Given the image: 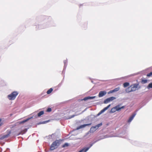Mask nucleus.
<instances>
[{
  "instance_id": "f257e3e1",
  "label": "nucleus",
  "mask_w": 152,
  "mask_h": 152,
  "mask_svg": "<svg viewBox=\"0 0 152 152\" xmlns=\"http://www.w3.org/2000/svg\"><path fill=\"white\" fill-rule=\"evenodd\" d=\"M18 94V92L15 91L12 92L10 94L7 96L8 99L10 100H12L15 99L16 96Z\"/></svg>"
},
{
  "instance_id": "f03ea898",
  "label": "nucleus",
  "mask_w": 152,
  "mask_h": 152,
  "mask_svg": "<svg viewBox=\"0 0 152 152\" xmlns=\"http://www.w3.org/2000/svg\"><path fill=\"white\" fill-rule=\"evenodd\" d=\"M60 144V141L58 140H56L54 142L51 144L50 149L51 150H53L58 146Z\"/></svg>"
},
{
  "instance_id": "7ed1b4c3",
  "label": "nucleus",
  "mask_w": 152,
  "mask_h": 152,
  "mask_svg": "<svg viewBox=\"0 0 152 152\" xmlns=\"http://www.w3.org/2000/svg\"><path fill=\"white\" fill-rule=\"evenodd\" d=\"M130 87L132 88L133 91H135L140 88L139 83H135L132 85L130 86Z\"/></svg>"
},
{
  "instance_id": "20e7f679",
  "label": "nucleus",
  "mask_w": 152,
  "mask_h": 152,
  "mask_svg": "<svg viewBox=\"0 0 152 152\" xmlns=\"http://www.w3.org/2000/svg\"><path fill=\"white\" fill-rule=\"evenodd\" d=\"M115 99V98L114 97H111L105 99L104 102V103L105 104H107L108 102L112 101L113 100Z\"/></svg>"
},
{
  "instance_id": "39448f33",
  "label": "nucleus",
  "mask_w": 152,
  "mask_h": 152,
  "mask_svg": "<svg viewBox=\"0 0 152 152\" xmlns=\"http://www.w3.org/2000/svg\"><path fill=\"white\" fill-rule=\"evenodd\" d=\"M7 134L2 135L0 137V140H3L4 138L8 137L10 136L11 133V131H7Z\"/></svg>"
},
{
  "instance_id": "423d86ee",
  "label": "nucleus",
  "mask_w": 152,
  "mask_h": 152,
  "mask_svg": "<svg viewBox=\"0 0 152 152\" xmlns=\"http://www.w3.org/2000/svg\"><path fill=\"white\" fill-rule=\"evenodd\" d=\"M92 145L93 144H91L89 147H88L84 148L78 152H86L92 146Z\"/></svg>"
},
{
  "instance_id": "0eeeda50",
  "label": "nucleus",
  "mask_w": 152,
  "mask_h": 152,
  "mask_svg": "<svg viewBox=\"0 0 152 152\" xmlns=\"http://www.w3.org/2000/svg\"><path fill=\"white\" fill-rule=\"evenodd\" d=\"M106 94V92L105 91H100L99 93L98 96L99 97H102L105 95Z\"/></svg>"
},
{
  "instance_id": "6e6552de",
  "label": "nucleus",
  "mask_w": 152,
  "mask_h": 152,
  "mask_svg": "<svg viewBox=\"0 0 152 152\" xmlns=\"http://www.w3.org/2000/svg\"><path fill=\"white\" fill-rule=\"evenodd\" d=\"M110 104H109L107 107L104 108L103 110H102L98 114V115H99L101 114L102 113L104 112L105 110H107L110 107Z\"/></svg>"
},
{
  "instance_id": "1a4fd4ad",
  "label": "nucleus",
  "mask_w": 152,
  "mask_h": 152,
  "mask_svg": "<svg viewBox=\"0 0 152 152\" xmlns=\"http://www.w3.org/2000/svg\"><path fill=\"white\" fill-rule=\"evenodd\" d=\"M102 125V123L98 124L97 125L95 126H92L91 127V130H92V129H95L96 130L98 129L99 127L100 126H101Z\"/></svg>"
},
{
  "instance_id": "9d476101",
  "label": "nucleus",
  "mask_w": 152,
  "mask_h": 152,
  "mask_svg": "<svg viewBox=\"0 0 152 152\" xmlns=\"http://www.w3.org/2000/svg\"><path fill=\"white\" fill-rule=\"evenodd\" d=\"M91 123L88 124H83L81 125H80L79 127H78V128H77V129H81L85 127L86 126H88L89 125H91Z\"/></svg>"
},
{
  "instance_id": "9b49d317",
  "label": "nucleus",
  "mask_w": 152,
  "mask_h": 152,
  "mask_svg": "<svg viewBox=\"0 0 152 152\" xmlns=\"http://www.w3.org/2000/svg\"><path fill=\"white\" fill-rule=\"evenodd\" d=\"M136 115V113H134L129 118V119H128V122L129 123L131 122L133 120L135 116V115Z\"/></svg>"
},
{
  "instance_id": "f8f14e48",
  "label": "nucleus",
  "mask_w": 152,
  "mask_h": 152,
  "mask_svg": "<svg viewBox=\"0 0 152 152\" xmlns=\"http://www.w3.org/2000/svg\"><path fill=\"white\" fill-rule=\"evenodd\" d=\"M119 89H120L119 88H116L115 89H114L112 90H111L110 91H109V92L108 93V94L111 93L113 92L117 91H118L119 90Z\"/></svg>"
},
{
  "instance_id": "ddd939ff",
  "label": "nucleus",
  "mask_w": 152,
  "mask_h": 152,
  "mask_svg": "<svg viewBox=\"0 0 152 152\" xmlns=\"http://www.w3.org/2000/svg\"><path fill=\"white\" fill-rule=\"evenodd\" d=\"M96 97L95 96H88L87 97H85L83 99V100H87L88 99H92Z\"/></svg>"
},
{
  "instance_id": "4468645a",
  "label": "nucleus",
  "mask_w": 152,
  "mask_h": 152,
  "mask_svg": "<svg viewBox=\"0 0 152 152\" xmlns=\"http://www.w3.org/2000/svg\"><path fill=\"white\" fill-rule=\"evenodd\" d=\"M125 90L126 92L128 93L131 91H133L132 88L130 87V86L126 88Z\"/></svg>"
},
{
  "instance_id": "2eb2a0df",
  "label": "nucleus",
  "mask_w": 152,
  "mask_h": 152,
  "mask_svg": "<svg viewBox=\"0 0 152 152\" xmlns=\"http://www.w3.org/2000/svg\"><path fill=\"white\" fill-rule=\"evenodd\" d=\"M129 85V83L128 82L125 83L123 84V86L124 88L128 87Z\"/></svg>"
},
{
  "instance_id": "dca6fc26",
  "label": "nucleus",
  "mask_w": 152,
  "mask_h": 152,
  "mask_svg": "<svg viewBox=\"0 0 152 152\" xmlns=\"http://www.w3.org/2000/svg\"><path fill=\"white\" fill-rule=\"evenodd\" d=\"M53 91V89L52 88H51L47 91V93L48 94H49L52 92Z\"/></svg>"
},
{
  "instance_id": "f3484780",
  "label": "nucleus",
  "mask_w": 152,
  "mask_h": 152,
  "mask_svg": "<svg viewBox=\"0 0 152 152\" xmlns=\"http://www.w3.org/2000/svg\"><path fill=\"white\" fill-rule=\"evenodd\" d=\"M44 114V112L43 111H41L37 114L38 116L39 117L41 115H43Z\"/></svg>"
},
{
  "instance_id": "a211bd4d",
  "label": "nucleus",
  "mask_w": 152,
  "mask_h": 152,
  "mask_svg": "<svg viewBox=\"0 0 152 152\" xmlns=\"http://www.w3.org/2000/svg\"><path fill=\"white\" fill-rule=\"evenodd\" d=\"M29 119H30V118L27 119H26L25 120H23V121H21L20 122H19V124H23V123H25V122L27 121Z\"/></svg>"
},
{
  "instance_id": "6ab92c4d",
  "label": "nucleus",
  "mask_w": 152,
  "mask_h": 152,
  "mask_svg": "<svg viewBox=\"0 0 152 152\" xmlns=\"http://www.w3.org/2000/svg\"><path fill=\"white\" fill-rule=\"evenodd\" d=\"M116 111V109L115 108V107H114L112 108L111 109V110H110V112L111 113H113L115 112Z\"/></svg>"
},
{
  "instance_id": "aec40b11",
  "label": "nucleus",
  "mask_w": 152,
  "mask_h": 152,
  "mask_svg": "<svg viewBox=\"0 0 152 152\" xmlns=\"http://www.w3.org/2000/svg\"><path fill=\"white\" fill-rule=\"evenodd\" d=\"M27 131V129H25L23 130H22V131H21V132H20L19 134H23L25 132H26Z\"/></svg>"
},
{
  "instance_id": "412c9836",
  "label": "nucleus",
  "mask_w": 152,
  "mask_h": 152,
  "mask_svg": "<svg viewBox=\"0 0 152 152\" xmlns=\"http://www.w3.org/2000/svg\"><path fill=\"white\" fill-rule=\"evenodd\" d=\"M115 108L116 111H119L121 110V108L119 107V105H118L115 106Z\"/></svg>"
},
{
  "instance_id": "4be33fe9",
  "label": "nucleus",
  "mask_w": 152,
  "mask_h": 152,
  "mask_svg": "<svg viewBox=\"0 0 152 152\" xmlns=\"http://www.w3.org/2000/svg\"><path fill=\"white\" fill-rule=\"evenodd\" d=\"M147 82V80L146 79H143L141 80V83L142 84L145 83Z\"/></svg>"
},
{
  "instance_id": "5701e85b",
  "label": "nucleus",
  "mask_w": 152,
  "mask_h": 152,
  "mask_svg": "<svg viewBox=\"0 0 152 152\" xmlns=\"http://www.w3.org/2000/svg\"><path fill=\"white\" fill-rule=\"evenodd\" d=\"M148 88H152V82L149 84L147 86Z\"/></svg>"
},
{
  "instance_id": "b1692460",
  "label": "nucleus",
  "mask_w": 152,
  "mask_h": 152,
  "mask_svg": "<svg viewBox=\"0 0 152 152\" xmlns=\"http://www.w3.org/2000/svg\"><path fill=\"white\" fill-rule=\"evenodd\" d=\"M68 146L69 144H68V143H66L62 146V147L64 148Z\"/></svg>"
},
{
  "instance_id": "393cba45",
  "label": "nucleus",
  "mask_w": 152,
  "mask_h": 152,
  "mask_svg": "<svg viewBox=\"0 0 152 152\" xmlns=\"http://www.w3.org/2000/svg\"><path fill=\"white\" fill-rule=\"evenodd\" d=\"M152 75V72H150V73H148L147 74V76L148 77H150Z\"/></svg>"
},
{
  "instance_id": "a878e982",
  "label": "nucleus",
  "mask_w": 152,
  "mask_h": 152,
  "mask_svg": "<svg viewBox=\"0 0 152 152\" xmlns=\"http://www.w3.org/2000/svg\"><path fill=\"white\" fill-rule=\"evenodd\" d=\"M51 111V109L50 108H48L47 109V111L48 112H50Z\"/></svg>"
},
{
  "instance_id": "bb28decb",
  "label": "nucleus",
  "mask_w": 152,
  "mask_h": 152,
  "mask_svg": "<svg viewBox=\"0 0 152 152\" xmlns=\"http://www.w3.org/2000/svg\"><path fill=\"white\" fill-rule=\"evenodd\" d=\"M96 130V129H92V130H91V128L90 131L91 132H95Z\"/></svg>"
},
{
  "instance_id": "cd10ccee",
  "label": "nucleus",
  "mask_w": 152,
  "mask_h": 152,
  "mask_svg": "<svg viewBox=\"0 0 152 152\" xmlns=\"http://www.w3.org/2000/svg\"><path fill=\"white\" fill-rule=\"evenodd\" d=\"M1 118H0V123L1 122ZM3 124L2 123H1L0 124V126H1Z\"/></svg>"
},
{
  "instance_id": "c85d7f7f",
  "label": "nucleus",
  "mask_w": 152,
  "mask_h": 152,
  "mask_svg": "<svg viewBox=\"0 0 152 152\" xmlns=\"http://www.w3.org/2000/svg\"><path fill=\"white\" fill-rule=\"evenodd\" d=\"M125 107V106H124L120 107L121 109H124Z\"/></svg>"
}]
</instances>
